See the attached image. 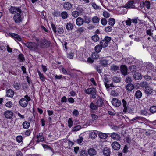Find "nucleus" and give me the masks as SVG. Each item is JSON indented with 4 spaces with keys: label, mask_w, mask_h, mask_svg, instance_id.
<instances>
[{
    "label": "nucleus",
    "mask_w": 156,
    "mask_h": 156,
    "mask_svg": "<svg viewBox=\"0 0 156 156\" xmlns=\"http://www.w3.org/2000/svg\"><path fill=\"white\" fill-rule=\"evenodd\" d=\"M150 111L152 113L156 112V106L153 105L150 108Z\"/></svg>",
    "instance_id": "obj_39"
},
{
    "label": "nucleus",
    "mask_w": 156,
    "mask_h": 156,
    "mask_svg": "<svg viewBox=\"0 0 156 156\" xmlns=\"http://www.w3.org/2000/svg\"><path fill=\"white\" fill-rule=\"evenodd\" d=\"M95 69L100 74L102 72V68L99 65H97L94 66Z\"/></svg>",
    "instance_id": "obj_28"
},
{
    "label": "nucleus",
    "mask_w": 156,
    "mask_h": 156,
    "mask_svg": "<svg viewBox=\"0 0 156 156\" xmlns=\"http://www.w3.org/2000/svg\"><path fill=\"white\" fill-rule=\"evenodd\" d=\"M119 66L115 64H112L110 66L111 70L114 72L119 70Z\"/></svg>",
    "instance_id": "obj_24"
},
{
    "label": "nucleus",
    "mask_w": 156,
    "mask_h": 156,
    "mask_svg": "<svg viewBox=\"0 0 156 156\" xmlns=\"http://www.w3.org/2000/svg\"><path fill=\"white\" fill-rule=\"evenodd\" d=\"M53 16L55 17H58L60 15V13L57 11H55L53 13Z\"/></svg>",
    "instance_id": "obj_55"
},
{
    "label": "nucleus",
    "mask_w": 156,
    "mask_h": 156,
    "mask_svg": "<svg viewBox=\"0 0 156 156\" xmlns=\"http://www.w3.org/2000/svg\"><path fill=\"white\" fill-rule=\"evenodd\" d=\"M58 33L59 34H62L64 32V30L63 27L59 25L57 27Z\"/></svg>",
    "instance_id": "obj_32"
},
{
    "label": "nucleus",
    "mask_w": 156,
    "mask_h": 156,
    "mask_svg": "<svg viewBox=\"0 0 156 156\" xmlns=\"http://www.w3.org/2000/svg\"><path fill=\"white\" fill-rule=\"evenodd\" d=\"M84 91L85 93L89 94H96V89L94 88H89L87 89H85L84 90Z\"/></svg>",
    "instance_id": "obj_10"
},
{
    "label": "nucleus",
    "mask_w": 156,
    "mask_h": 156,
    "mask_svg": "<svg viewBox=\"0 0 156 156\" xmlns=\"http://www.w3.org/2000/svg\"><path fill=\"white\" fill-rule=\"evenodd\" d=\"M37 72L41 80L43 81H44L45 79V77L39 71H37Z\"/></svg>",
    "instance_id": "obj_41"
},
{
    "label": "nucleus",
    "mask_w": 156,
    "mask_h": 156,
    "mask_svg": "<svg viewBox=\"0 0 156 156\" xmlns=\"http://www.w3.org/2000/svg\"><path fill=\"white\" fill-rule=\"evenodd\" d=\"M76 23L78 26H81L83 23V20L82 18L79 17L76 20Z\"/></svg>",
    "instance_id": "obj_20"
},
{
    "label": "nucleus",
    "mask_w": 156,
    "mask_h": 156,
    "mask_svg": "<svg viewBox=\"0 0 156 156\" xmlns=\"http://www.w3.org/2000/svg\"><path fill=\"white\" fill-rule=\"evenodd\" d=\"M100 63L101 65L106 67L108 64V61L106 59H103L101 61Z\"/></svg>",
    "instance_id": "obj_37"
},
{
    "label": "nucleus",
    "mask_w": 156,
    "mask_h": 156,
    "mask_svg": "<svg viewBox=\"0 0 156 156\" xmlns=\"http://www.w3.org/2000/svg\"><path fill=\"white\" fill-rule=\"evenodd\" d=\"M97 105H94L93 103L91 102L90 105V108L92 110H96L97 109Z\"/></svg>",
    "instance_id": "obj_46"
},
{
    "label": "nucleus",
    "mask_w": 156,
    "mask_h": 156,
    "mask_svg": "<svg viewBox=\"0 0 156 156\" xmlns=\"http://www.w3.org/2000/svg\"><path fill=\"white\" fill-rule=\"evenodd\" d=\"M145 6L147 9H149L150 6V3L149 1L146 0L144 2Z\"/></svg>",
    "instance_id": "obj_49"
},
{
    "label": "nucleus",
    "mask_w": 156,
    "mask_h": 156,
    "mask_svg": "<svg viewBox=\"0 0 156 156\" xmlns=\"http://www.w3.org/2000/svg\"><path fill=\"white\" fill-rule=\"evenodd\" d=\"M7 96L9 97H12L14 95V92L11 89H9L6 92Z\"/></svg>",
    "instance_id": "obj_23"
},
{
    "label": "nucleus",
    "mask_w": 156,
    "mask_h": 156,
    "mask_svg": "<svg viewBox=\"0 0 156 156\" xmlns=\"http://www.w3.org/2000/svg\"><path fill=\"white\" fill-rule=\"evenodd\" d=\"M9 35L16 41H20L22 40V38L18 34L14 33H9Z\"/></svg>",
    "instance_id": "obj_9"
},
{
    "label": "nucleus",
    "mask_w": 156,
    "mask_h": 156,
    "mask_svg": "<svg viewBox=\"0 0 156 156\" xmlns=\"http://www.w3.org/2000/svg\"><path fill=\"white\" fill-rule=\"evenodd\" d=\"M73 24L70 22L67 23L66 25V29L68 31L71 30L73 28Z\"/></svg>",
    "instance_id": "obj_19"
},
{
    "label": "nucleus",
    "mask_w": 156,
    "mask_h": 156,
    "mask_svg": "<svg viewBox=\"0 0 156 156\" xmlns=\"http://www.w3.org/2000/svg\"><path fill=\"white\" fill-rule=\"evenodd\" d=\"M111 146L113 149L116 150H119L121 147L120 144L116 141H115L112 143Z\"/></svg>",
    "instance_id": "obj_11"
},
{
    "label": "nucleus",
    "mask_w": 156,
    "mask_h": 156,
    "mask_svg": "<svg viewBox=\"0 0 156 156\" xmlns=\"http://www.w3.org/2000/svg\"><path fill=\"white\" fill-rule=\"evenodd\" d=\"M134 78L136 80H140L142 77L141 74L139 73H136L133 75Z\"/></svg>",
    "instance_id": "obj_26"
},
{
    "label": "nucleus",
    "mask_w": 156,
    "mask_h": 156,
    "mask_svg": "<svg viewBox=\"0 0 156 156\" xmlns=\"http://www.w3.org/2000/svg\"><path fill=\"white\" fill-rule=\"evenodd\" d=\"M19 58L22 61H23L25 60L24 57L23 55L22 54H20L18 55Z\"/></svg>",
    "instance_id": "obj_62"
},
{
    "label": "nucleus",
    "mask_w": 156,
    "mask_h": 156,
    "mask_svg": "<svg viewBox=\"0 0 156 156\" xmlns=\"http://www.w3.org/2000/svg\"><path fill=\"white\" fill-rule=\"evenodd\" d=\"M156 31L151 29H148L146 30L147 34L150 36L152 38H154V37L156 36L155 33Z\"/></svg>",
    "instance_id": "obj_12"
},
{
    "label": "nucleus",
    "mask_w": 156,
    "mask_h": 156,
    "mask_svg": "<svg viewBox=\"0 0 156 156\" xmlns=\"http://www.w3.org/2000/svg\"><path fill=\"white\" fill-rule=\"evenodd\" d=\"M111 102L112 105L115 107H119L121 104V101L115 98L112 99Z\"/></svg>",
    "instance_id": "obj_7"
},
{
    "label": "nucleus",
    "mask_w": 156,
    "mask_h": 156,
    "mask_svg": "<svg viewBox=\"0 0 156 156\" xmlns=\"http://www.w3.org/2000/svg\"><path fill=\"white\" fill-rule=\"evenodd\" d=\"M4 115L7 119H11L13 115V113L11 111L7 110L4 112Z\"/></svg>",
    "instance_id": "obj_13"
},
{
    "label": "nucleus",
    "mask_w": 156,
    "mask_h": 156,
    "mask_svg": "<svg viewBox=\"0 0 156 156\" xmlns=\"http://www.w3.org/2000/svg\"><path fill=\"white\" fill-rule=\"evenodd\" d=\"M51 28L53 31L55 33H56L57 31L56 30V27L55 25L53 23H52L51 25Z\"/></svg>",
    "instance_id": "obj_57"
},
{
    "label": "nucleus",
    "mask_w": 156,
    "mask_h": 156,
    "mask_svg": "<svg viewBox=\"0 0 156 156\" xmlns=\"http://www.w3.org/2000/svg\"><path fill=\"white\" fill-rule=\"evenodd\" d=\"M101 22L102 25L104 26L106 25L107 23V21L105 18H102L101 20Z\"/></svg>",
    "instance_id": "obj_45"
},
{
    "label": "nucleus",
    "mask_w": 156,
    "mask_h": 156,
    "mask_svg": "<svg viewBox=\"0 0 156 156\" xmlns=\"http://www.w3.org/2000/svg\"><path fill=\"white\" fill-rule=\"evenodd\" d=\"M122 102L123 106L124 107V109L123 110V112L124 113H126L127 112V103L125 100L123 99L122 100Z\"/></svg>",
    "instance_id": "obj_31"
},
{
    "label": "nucleus",
    "mask_w": 156,
    "mask_h": 156,
    "mask_svg": "<svg viewBox=\"0 0 156 156\" xmlns=\"http://www.w3.org/2000/svg\"><path fill=\"white\" fill-rule=\"evenodd\" d=\"M145 66L148 70H152L154 69L153 66L151 63L146 62L145 63Z\"/></svg>",
    "instance_id": "obj_21"
},
{
    "label": "nucleus",
    "mask_w": 156,
    "mask_h": 156,
    "mask_svg": "<svg viewBox=\"0 0 156 156\" xmlns=\"http://www.w3.org/2000/svg\"><path fill=\"white\" fill-rule=\"evenodd\" d=\"M97 136V134L95 132H91L90 134V137L91 138H95Z\"/></svg>",
    "instance_id": "obj_53"
},
{
    "label": "nucleus",
    "mask_w": 156,
    "mask_h": 156,
    "mask_svg": "<svg viewBox=\"0 0 156 156\" xmlns=\"http://www.w3.org/2000/svg\"><path fill=\"white\" fill-rule=\"evenodd\" d=\"M68 126L69 127L71 128L73 126V122L71 118H69L68 120Z\"/></svg>",
    "instance_id": "obj_56"
},
{
    "label": "nucleus",
    "mask_w": 156,
    "mask_h": 156,
    "mask_svg": "<svg viewBox=\"0 0 156 156\" xmlns=\"http://www.w3.org/2000/svg\"><path fill=\"white\" fill-rule=\"evenodd\" d=\"M92 40L95 42L98 41L99 40L98 36L97 34H95L92 37Z\"/></svg>",
    "instance_id": "obj_42"
},
{
    "label": "nucleus",
    "mask_w": 156,
    "mask_h": 156,
    "mask_svg": "<svg viewBox=\"0 0 156 156\" xmlns=\"http://www.w3.org/2000/svg\"><path fill=\"white\" fill-rule=\"evenodd\" d=\"M111 40V38L108 36H105L104 39L100 42V44L103 48H105L108 45V43Z\"/></svg>",
    "instance_id": "obj_5"
},
{
    "label": "nucleus",
    "mask_w": 156,
    "mask_h": 156,
    "mask_svg": "<svg viewBox=\"0 0 156 156\" xmlns=\"http://www.w3.org/2000/svg\"><path fill=\"white\" fill-rule=\"evenodd\" d=\"M112 80L115 83H118L120 81V79L119 77L115 76L112 78Z\"/></svg>",
    "instance_id": "obj_43"
},
{
    "label": "nucleus",
    "mask_w": 156,
    "mask_h": 156,
    "mask_svg": "<svg viewBox=\"0 0 156 156\" xmlns=\"http://www.w3.org/2000/svg\"><path fill=\"white\" fill-rule=\"evenodd\" d=\"M9 11L12 14L16 13L13 17V20L16 23H20L22 21V19L20 14L22 10L19 8L17 7L11 6L9 9Z\"/></svg>",
    "instance_id": "obj_1"
},
{
    "label": "nucleus",
    "mask_w": 156,
    "mask_h": 156,
    "mask_svg": "<svg viewBox=\"0 0 156 156\" xmlns=\"http://www.w3.org/2000/svg\"><path fill=\"white\" fill-rule=\"evenodd\" d=\"M79 15V12L77 11H73L72 13V15L75 18L77 17Z\"/></svg>",
    "instance_id": "obj_51"
},
{
    "label": "nucleus",
    "mask_w": 156,
    "mask_h": 156,
    "mask_svg": "<svg viewBox=\"0 0 156 156\" xmlns=\"http://www.w3.org/2000/svg\"><path fill=\"white\" fill-rule=\"evenodd\" d=\"M13 86L14 88L17 90H19L20 88V83H15L13 84Z\"/></svg>",
    "instance_id": "obj_48"
},
{
    "label": "nucleus",
    "mask_w": 156,
    "mask_h": 156,
    "mask_svg": "<svg viewBox=\"0 0 156 156\" xmlns=\"http://www.w3.org/2000/svg\"><path fill=\"white\" fill-rule=\"evenodd\" d=\"M104 101V99L102 98H100L98 99L96 104L98 107H101L102 106Z\"/></svg>",
    "instance_id": "obj_18"
},
{
    "label": "nucleus",
    "mask_w": 156,
    "mask_h": 156,
    "mask_svg": "<svg viewBox=\"0 0 156 156\" xmlns=\"http://www.w3.org/2000/svg\"><path fill=\"white\" fill-rule=\"evenodd\" d=\"M25 45L30 51L40 53L39 48L38 44L33 42H28L24 43Z\"/></svg>",
    "instance_id": "obj_2"
},
{
    "label": "nucleus",
    "mask_w": 156,
    "mask_h": 156,
    "mask_svg": "<svg viewBox=\"0 0 156 156\" xmlns=\"http://www.w3.org/2000/svg\"><path fill=\"white\" fill-rule=\"evenodd\" d=\"M73 5L69 2H66L64 3L63 7L66 10H69L71 9Z\"/></svg>",
    "instance_id": "obj_16"
},
{
    "label": "nucleus",
    "mask_w": 156,
    "mask_h": 156,
    "mask_svg": "<svg viewBox=\"0 0 156 156\" xmlns=\"http://www.w3.org/2000/svg\"><path fill=\"white\" fill-rule=\"evenodd\" d=\"M39 46V48H45L49 46L50 44V41H48L46 39H37L36 40Z\"/></svg>",
    "instance_id": "obj_3"
},
{
    "label": "nucleus",
    "mask_w": 156,
    "mask_h": 156,
    "mask_svg": "<svg viewBox=\"0 0 156 156\" xmlns=\"http://www.w3.org/2000/svg\"><path fill=\"white\" fill-rule=\"evenodd\" d=\"M13 104L11 101L7 102L5 104V106L9 108H10L12 106Z\"/></svg>",
    "instance_id": "obj_59"
},
{
    "label": "nucleus",
    "mask_w": 156,
    "mask_h": 156,
    "mask_svg": "<svg viewBox=\"0 0 156 156\" xmlns=\"http://www.w3.org/2000/svg\"><path fill=\"white\" fill-rule=\"evenodd\" d=\"M110 135V136L113 140H116L119 141L120 140L121 137L120 135L114 132L112 133H108Z\"/></svg>",
    "instance_id": "obj_6"
},
{
    "label": "nucleus",
    "mask_w": 156,
    "mask_h": 156,
    "mask_svg": "<svg viewBox=\"0 0 156 156\" xmlns=\"http://www.w3.org/2000/svg\"><path fill=\"white\" fill-rule=\"evenodd\" d=\"M142 95V93L140 90H138L136 91L135 94L136 97L137 99H139L141 97Z\"/></svg>",
    "instance_id": "obj_29"
},
{
    "label": "nucleus",
    "mask_w": 156,
    "mask_h": 156,
    "mask_svg": "<svg viewBox=\"0 0 156 156\" xmlns=\"http://www.w3.org/2000/svg\"><path fill=\"white\" fill-rule=\"evenodd\" d=\"M30 124L29 122L25 121L23 123V127L25 129H28L30 127Z\"/></svg>",
    "instance_id": "obj_35"
},
{
    "label": "nucleus",
    "mask_w": 156,
    "mask_h": 156,
    "mask_svg": "<svg viewBox=\"0 0 156 156\" xmlns=\"http://www.w3.org/2000/svg\"><path fill=\"white\" fill-rule=\"evenodd\" d=\"M85 28L83 27H80L79 28H78L76 31L77 32L81 33L84 31Z\"/></svg>",
    "instance_id": "obj_58"
},
{
    "label": "nucleus",
    "mask_w": 156,
    "mask_h": 156,
    "mask_svg": "<svg viewBox=\"0 0 156 156\" xmlns=\"http://www.w3.org/2000/svg\"><path fill=\"white\" fill-rule=\"evenodd\" d=\"M100 18L97 16H94L92 18V22L94 23H98L100 21Z\"/></svg>",
    "instance_id": "obj_30"
},
{
    "label": "nucleus",
    "mask_w": 156,
    "mask_h": 156,
    "mask_svg": "<svg viewBox=\"0 0 156 156\" xmlns=\"http://www.w3.org/2000/svg\"><path fill=\"white\" fill-rule=\"evenodd\" d=\"M140 86L142 88L145 87H147L149 86L148 84L146 81H143L141 82L140 84Z\"/></svg>",
    "instance_id": "obj_36"
},
{
    "label": "nucleus",
    "mask_w": 156,
    "mask_h": 156,
    "mask_svg": "<svg viewBox=\"0 0 156 156\" xmlns=\"http://www.w3.org/2000/svg\"><path fill=\"white\" fill-rule=\"evenodd\" d=\"M132 22L135 24H137L138 23V21H140V20L138 19V18H134L133 19H131Z\"/></svg>",
    "instance_id": "obj_61"
},
{
    "label": "nucleus",
    "mask_w": 156,
    "mask_h": 156,
    "mask_svg": "<svg viewBox=\"0 0 156 156\" xmlns=\"http://www.w3.org/2000/svg\"><path fill=\"white\" fill-rule=\"evenodd\" d=\"M23 140V137L22 136H18L16 137L17 141L20 143Z\"/></svg>",
    "instance_id": "obj_52"
},
{
    "label": "nucleus",
    "mask_w": 156,
    "mask_h": 156,
    "mask_svg": "<svg viewBox=\"0 0 156 156\" xmlns=\"http://www.w3.org/2000/svg\"><path fill=\"white\" fill-rule=\"evenodd\" d=\"M145 88V92L147 94H151L153 92V88L149 86Z\"/></svg>",
    "instance_id": "obj_17"
},
{
    "label": "nucleus",
    "mask_w": 156,
    "mask_h": 156,
    "mask_svg": "<svg viewBox=\"0 0 156 156\" xmlns=\"http://www.w3.org/2000/svg\"><path fill=\"white\" fill-rule=\"evenodd\" d=\"M80 155V156H88L87 152L85 150L81 151Z\"/></svg>",
    "instance_id": "obj_54"
},
{
    "label": "nucleus",
    "mask_w": 156,
    "mask_h": 156,
    "mask_svg": "<svg viewBox=\"0 0 156 156\" xmlns=\"http://www.w3.org/2000/svg\"><path fill=\"white\" fill-rule=\"evenodd\" d=\"M108 23L111 26H113L115 23V20L113 18H110L108 20Z\"/></svg>",
    "instance_id": "obj_33"
},
{
    "label": "nucleus",
    "mask_w": 156,
    "mask_h": 156,
    "mask_svg": "<svg viewBox=\"0 0 156 156\" xmlns=\"http://www.w3.org/2000/svg\"><path fill=\"white\" fill-rule=\"evenodd\" d=\"M124 7L126 8L134 9L135 7L134 5V1L133 0L129 1L125 5Z\"/></svg>",
    "instance_id": "obj_8"
},
{
    "label": "nucleus",
    "mask_w": 156,
    "mask_h": 156,
    "mask_svg": "<svg viewBox=\"0 0 156 156\" xmlns=\"http://www.w3.org/2000/svg\"><path fill=\"white\" fill-rule=\"evenodd\" d=\"M68 14L66 11H63L61 13V17L62 18L65 19L68 17Z\"/></svg>",
    "instance_id": "obj_38"
},
{
    "label": "nucleus",
    "mask_w": 156,
    "mask_h": 156,
    "mask_svg": "<svg viewBox=\"0 0 156 156\" xmlns=\"http://www.w3.org/2000/svg\"><path fill=\"white\" fill-rule=\"evenodd\" d=\"M25 98L20 99L19 101V103L21 106L23 107H26L28 105V102L31 100L30 98L28 95L24 96Z\"/></svg>",
    "instance_id": "obj_4"
},
{
    "label": "nucleus",
    "mask_w": 156,
    "mask_h": 156,
    "mask_svg": "<svg viewBox=\"0 0 156 156\" xmlns=\"http://www.w3.org/2000/svg\"><path fill=\"white\" fill-rule=\"evenodd\" d=\"M103 48L100 45H96L95 48L94 50L97 53L100 52Z\"/></svg>",
    "instance_id": "obj_34"
},
{
    "label": "nucleus",
    "mask_w": 156,
    "mask_h": 156,
    "mask_svg": "<svg viewBox=\"0 0 156 156\" xmlns=\"http://www.w3.org/2000/svg\"><path fill=\"white\" fill-rule=\"evenodd\" d=\"M146 119L142 117H140L138 119V120H136V122L139 123H143L144 122H145V120H146Z\"/></svg>",
    "instance_id": "obj_44"
},
{
    "label": "nucleus",
    "mask_w": 156,
    "mask_h": 156,
    "mask_svg": "<svg viewBox=\"0 0 156 156\" xmlns=\"http://www.w3.org/2000/svg\"><path fill=\"white\" fill-rule=\"evenodd\" d=\"M104 154L106 156H110V151L109 149L107 147H105L103 150Z\"/></svg>",
    "instance_id": "obj_22"
},
{
    "label": "nucleus",
    "mask_w": 156,
    "mask_h": 156,
    "mask_svg": "<svg viewBox=\"0 0 156 156\" xmlns=\"http://www.w3.org/2000/svg\"><path fill=\"white\" fill-rule=\"evenodd\" d=\"M73 115L77 116L79 115V113L78 111L77 110L74 109L73 111Z\"/></svg>",
    "instance_id": "obj_64"
},
{
    "label": "nucleus",
    "mask_w": 156,
    "mask_h": 156,
    "mask_svg": "<svg viewBox=\"0 0 156 156\" xmlns=\"http://www.w3.org/2000/svg\"><path fill=\"white\" fill-rule=\"evenodd\" d=\"M103 15L104 17L106 18H108L110 16V14L106 11L104 12Z\"/></svg>",
    "instance_id": "obj_60"
},
{
    "label": "nucleus",
    "mask_w": 156,
    "mask_h": 156,
    "mask_svg": "<svg viewBox=\"0 0 156 156\" xmlns=\"http://www.w3.org/2000/svg\"><path fill=\"white\" fill-rule=\"evenodd\" d=\"M83 138L82 136H79V138L77 140L78 143L79 144H81L83 141Z\"/></svg>",
    "instance_id": "obj_63"
},
{
    "label": "nucleus",
    "mask_w": 156,
    "mask_h": 156,
    "mask_svg": "<svg viewBox=\"0 0 156 156\" xmlns=\"http://www.w3.org/2000/svg\"><path fill=\"white\" fill-rule=\"evenodd\" d=\"M120 71L123 75H126L127 73V68L125 65H122L120 67Z\"/></svg>",
    "instance_id": "obj_14"
},
{
    "label": "nucleus",
    "mask_w": 156,
    "mask_h": 156,
    "mask_svg": "<svg viewBox=\"0 0 156 156\" xmlns=\"http://www.w3.org/2000/svg\"><path fill=\"white\" fill-rule=\"evenodd\" d=\"M98 136L101 139H105L108 136L107 134L106 133H104L101 132L100 133L98 134Z\"/></svg>",
    "instance_id": "obj_27"
},
{
    "label": "nucleus",
    "mask_w": 156,
    "mask_h": 156,
    "mask_svg": "<svg viewBox=\"0 0 156 156\" xmlns=\"http://www.w3.org/2000/svg\"><path fill=\"white\" fill-rule=\"evenodd\" d=\"M124 22H125L126 25L127 26H130L131 24L132 20L130 18H128L127 20Z\"/></svg>",
    "instance_id": "obj_40"
},
{
    "label": "nucleus",
    "mask_w": 156,
    "mask_h": 156,
    "mask_svg": "<svg viewBox=\"0 0 156 156\" xmlns=\"http://www.w3.org/2000/svg\"><path fill=\"white\" fill-rule=\"evenodd\" d=\"M134 86L132 84H128L126 86V89L129 91H131L134 89Z\"/></svg>",
    "instance_id": "obj_25"
},
{
    "label": "nucleus",
    "mask_w": 156,
    "mask_h": 156,
    "mask_svg": "<svg viewBox=\"0 0 156 156\" xmlns=\"http://www.w3.org/2000/svg\"><path fill=\"white\" fill-rule=\"evenodd\" d=\"M81 128V127L80 125H78L73 127V131H76L80 129Z\"/></svg>",
    "instance_id": "obj_50"
},
{
    "label": "nucleus",
    "mask_w": 156,
    "mask_h": 156,
    "mask_svg": "<svg viewBox=\"0 0 156 156\" xmlns=\"http://www.w3.org/2000/svg\"><path fill=\"white\" fill-rule=\"evenodd\" d=\"M112 30V28L111 26L106 27L105 28V30L107 32H111Z\"/></svg>",
    "instance_id": "obj_47"
},
{
    "label": "nucleus",
    "mask_w": 156,
    "mask_h": 156,
    "mask_svg": "<svg viewBox=\"0 0 156 156\" xmlns=\"http://www.w3.org/2000/svg\"><path fill=\"white\" fill-rule=\"evenodd\" d=\"M87 153L90 156H94L97 154L96 151L94 148H90L88 150Z\"/></svg>",
    "instance_id": "obj_15"
}]
</instances>
